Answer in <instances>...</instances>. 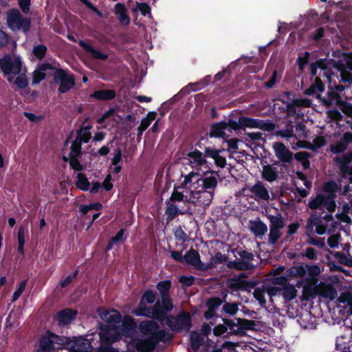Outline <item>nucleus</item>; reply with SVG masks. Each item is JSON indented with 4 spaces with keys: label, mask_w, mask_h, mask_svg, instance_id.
Returning <instances> with one entry per match:
<instances>
[{
    "label": "nucleus",
    "mask_w": 352,
    "mask_h": 352,
    "mask_svg": "<svg viewBox=\"0 0 352 352\" xmlns=\"http://www.w3.org/2000/svg\"><path fill=\"white\" fill-rule=\"evenodd\" d=\"M91 343L86 339L76 340L72 347V352H89Z\"/></svg>",
    "instance_id": "nucleus-38"
},
{
    "label": "nucleus",
    "mask_w": 352,
    "mask_h": 352,
    "mask_svg": "<svg viewBox=\"0 0 352 352\" xmlns=\"http://www.w3.org/2000/svg\"><path fill=\"white\" fill-rule=\"evenodd\" d=\"M328 87L329 91L327 92V98L322 97L320 94H318L316 95V98H318L326 107H330L333 104L340 106L342 102H343L342 97L338 92L333 90L332 85H329Z\"/></svg>",
    "instance_id": "nucleus-16"
},
{
    "label": "nucleus",
    "mask_w": 352,
    "mask_h": 352,
    "mask_svg": "<svg viewBox=\"0 0 352 352\" xmlns=\"http://www.w3.org/2000/svg\"><path fill=\"white\" fill-rule=\"evenodd\" d=\"M309 52H305L302 56H298L296 63L298 67V69L302 72L305 69V66L308 63L309 60Z\"/></svg>",
    "instance_id": "nucleus-63"
},
{
    "label": "nucleus",
    "mask_w": 352,
    "mask_h": 352,
    "mask_svg": "<svg viewBox=\"0 0 352 352\" xmlns=\"http://www.w3.org/2000/svg\"><path fill=\"white\" fill-rule=\"evenodd\" d=\"M187 157H189V164L192 167H201L205 166L210 168L209 163L207 161L206 155V146L204 147V152L200 151L197 148L187 153Z\"/></svg>",
    "instance_id": "nucleus-11"
},
{
    "label": "nucleus",
    "mask_w": 352,
    "mask_h": 352,
    "mask_svg": "<svg viewBox=\"0 0 352 352\" xmlns=\"http://www.w3.org/2000/svg\"><path fill=\"white\" fill-rule=\"evenodd\" d=\"M278 172L276 168L267 164L263 166L262 177L265 181L273 182L278 179Z\"/></svg>",
    "instance_id": "nucleus-34"
},
{
    "label": "nucleus",
    "mask_w": 352,
    "mask_h": 352,
    "mask_svg": "<svg viewBox=\"0 0 352 352\" xmlns=\"http://www.w3.org/2000/svg\"><path fill=\"white\" fill-rule=\"evenodd\" d=\"M184 264L193 266L196 270L201 271H207L212 267L210 263L201 262L198 251L192 248L185 254Z\"/></svg>",
    "instance_id": "nucleus-10"
},
{
    "label": "nucleus",
    "mask_w": 352,
    "mask_h": 352,
    "mask_svg": "<svg viewBox=\"0 0 352 352\" xmlns=\"http://www.w3.org/2000/svg\"><path fill=\"white\" fill-rule=\"evenodd\" d=\"M324 66V59L320 58L315 62H313L310 64L309 71L310 75L311 77H318L317 72L318 69H325Z\"/></svg>",
    "instance_id": "nucleus-52"
},
{
    "label": "nucleus",
    "mask_w": 352,
    "mask_h": 352,
    "mask_svg": "<svg viewBox=\"0 0 352 352\" xmlns=\"http://www.w3.org/2000/svg\"><path fill=\"white\" fill-rule=\"evenodd\" d=\"M217 186V180L214 176L205 177L202 179V186L204 190L213 191Z\"/></svg>",
    "instance_id": "nucleus-47"
},
{
    "label": "nucleus",
    "mask_w": 352,
    "mask_h": 352,
    "mask_svg": "<svg viewBox=\"0 0 352 352\" xmlns=\"http://www.w3.org/2000/svg\"><path fill=\"white\" fill-rule=\"evenodd\" d=\"M225 130V121L213 123L210 126L209 135L210 138H221L225 139L226 138V134L224 132Z\"/></svg>",
    "instance_id": "nucleus-32"
},
{
    "label": "nucleus",
    "mask_w": 352,
    "mask_h": 352,
    "mask_svg": "<svg viewBox=\"0 0 352 352\" xmlns=\"http://www.w3.org/2000/svg\"><path fill=\"white\" fill-rule=\"evenodd\" d=\"M98 329L101 345L109 346L121 339L120 332H118V327L116 324L98 322Z\"/></svg>",
    "instance_id": "nucleus-6"
},
{
    "label": "nucleus",
    "mask_w": 352,
    "mask_h": 352,
    "mask_svg": "<svg viewBox=\"0 0 352 352\" xmlns=\"http://www.w3.org/2000/svg\"><path fill=\"white\" fill-rule=\"evenodd\" d=\"M54 69L55 67L50 63H43L40 64L38 69L33 73L32 83L38 84L43 80L46 76H52Z\"/></svg>",
    "instance_id": "nucleus-15"
},
{
    "label": "nucleus",
    "mask_w": 352,
    "mask_h": 352,
    "mask_svg": "<svg viewBox=\"0 0 352 352\" xmlns=\"http://www.w3.org/2000/svg\"><path fill=\"white\" fill-rule=\"evenodd\" d=\"M22 63L18 56L12 57L10 55H5L1 58V72L4 76H16L21 72Z\"/></svg>",
    "instance_id": "nucleus-8"
},
{
    "label": "nucleus",
    "mask_w": 352,
    "mask_h": 352,
    "mask_svg": "<svg viewBox=\"0 0 352 352\" xmlns=\"http://www.w3.org/2000/svg\"><path fill=\"white\" fill-rule=\"evenodd\" d=\"M223 320L225 325L227 326L228 329L230 331L229 334L238 336V331L236 330L239 325L238 324V322L236 321V322H235L234 320L227 318H223Z\"/></svg>",
    "instance_id": "nucleus-58"
},
{
    "label": "nucleus",
    "mask_w": 352,
    "mask_h": 352,
    "mask_svg": "<svg viewBox=\"0 0 352 352\" xmlns=\"http://www.w3.org/2000/svg\"><path fill=\"white\" fill-rule=\"evenodd\" d=\"M223 303V300L219 297H212L206 301V307L208 309H216Z\"/></svg>",
    "instance_id": "nucleus-59"
},
{
    "label": "nucleus",
    "mask_w": 352,
    "mask_h": 352,
    "mask_svg": "<svg viewBox=\"0 0 352 352\" xmlns=\"http://www.w3.org/2000/svg\"><path fill=\"white\" fill-rule=\"evenodd\" d=\"M281 233L280 232V230L270 228V234L268 235V242L270 244L275 245L278 242Z\"/></svg>",
    "instance_id": "nucleus-60"
},
{
    "label": "nucleus",
    "mask_w": 352,
    "mask_h": 352,
    "mask_svg": "<svg viewBox=\"0 0 352 352\" xmlns=\"http://www.w3.org/2000/svg\"><path fill=\"white\" fill-rule=\"evenodd\" d=\"M69 338L63 336L57 335L50 330L46 331L39 339L38 348L35 352H54L68 343Z\"/></svg>",
    "instance_id": "nucleus-2"
},
{
    "label": "nucleus",
    "mask_w": 352,
    "mask_h": 352,
    "mask_svg": "<svg viewBox=\"0 0 352 352\" xmlns=\"http://www.w3.org/2000/svg\"><path fill=\"white\" fill-rule=\"evenodd\" d=\"M166 324L175 332H180L182 330L188 331L192 327L191 317L189 313L182 311L177 316L169 315Z\"/></svg>",
    "instance_id": "nucleus-7"
},
{
    "label": "nucleus",
    "mask_w": 352,
    "mask_h": 352,
    "mask_svg": "<svg viewBox=\"0 0 352 352\" xmlns=\"http://www.w3.org/2000/svg\"><path fill=\"white\" fill-rule=\"evenodd\" d=\"M198 206H208L210 204L213 199L214 191L201 190L195 191Z\"/></svg>",
    "instance_id": "nucleus-29"
},
{
    "label": "nucleus",
    "mask_w": 352,
    "mask_h": 352,
    "mask_svg": "<svg viewBox=\"0 0 352 352\" xmlns=\"http://www.w3.org/2000/svg\"><path fill=\"white\" fill-rule=\"evenodd\" d=\"M17 240H18V252L24 255V245L25 243V228L23 226H21L18 230L17 234Z\"/></svg>",
    "instance_id": "nucleus-44"
},
{
    "label": "nucleus",
    "mask_w": 352,
    "mask_h": 352,
    "mask_svg": "<svg viewBox=\"0 0 352 352\" xmlns=\"http://www.w3.org/2000/svg\"><path fill=\"white\" fill-rule=\"evenodd\" d=\"M81 157L69 156V166L75 171H81L84 169L79 159Z\"/></svg>",
    "instance_id": "nucleus-62"
},
{
    "label": "nucleus",
    "mask_w": 352,
    "mask_h": 352,
    "mask_svg": "<svg viewBox=\"0 0 352 352\" xmlns=\"http://www.w3.org/2000/svg\"><path fill=\"white\" fill-rule=\"evenodd\" d=\"M276 157L282 163L290 164L294 159V153L283 143L276 142L273 144Z\"/></svg>",
    "instance_id": "nucleus-14"
},
{
    "label": "nucleus",
    "mask_w": 352,
    "mask_h": 352,
    "mask_svg": "<svg viewBox=\"0 0 352 352\" xmlns=\"http://www.w3.org/2000/svg\"><path fill=\"white\" fill-rule=\"evenodd\" d=\"M124 229H120L114 236L111 237L107 244L105 252L111 250L114 245L123 242L126 239V237H124Z\"/></svg>",
    "instance_id": "nucleus-39"
},
{
    "label": "nucleus",
    "mask_w": 352,
    "mask_h": 352,
    "mask_svg": "<svg viewBox=\"0 0 352 352\" xmlns=\"http://www.w3.org/2000/svg\"><path fill=\"white\" fill-rule=\"evenodd\" d=\"M180 189L178 186H174L173 191L170 195V200L172 201H186L187 197H185L182 192L178 191L177 190Z\"/></svg>",
    "instance_id": "nucleus-61"
},
{
    "label": "nucleus",
    "mask_w": 352,
    "mask_h": 352,
    "mask_svg": "<svg viewBox=\"0 0 352 352\" xmlns=\"http://www.w3.org/2000/svg\"><path fill=\"white\" fill-rule=\"evenodd\" d=\"M318 295L332 300L336 298L338 292L331 284L321 283L318 287Z\"/></svg>",
    "instance_id": "nucleus-28"
},
{
    "label": "nucleus",
    "mask_w": 352,
    "mask_h": 352,
    "mask_svg": "<svg viewBox=\"0 0 352 352\" xmlns=\"http://www.w3.org/2000/svg\"><path fill=\"white\" fill-rule=\"evenodd\" d=\"M156 298L157 292L151 289L146 290L141 297L147 304H153L155 302Z\"/></svg>",
    "instance_id": "nucleus-55"
},
{
    "label": "nucleus",
    "mask_w": 352,
    "mask_h": 352,
    "mask_svg": "<svg viewBox=\"0 0 352 352\" xmlns=\"http://www.w3.org/2000/svg\"><path fill=\"white\" fill-rule=\"evenodd\" d=\"M347 148L348 146L340 140L330 146V150L334 154L343 153Z\"/></svg>",
    "instance_id": "nucleus-56"
},
{
    "label": "nucleus",
    "mask_w": 352,
    "mask_h": 352,
    "mask_svg": "<svg viewBox=\"0 0 352 352\" xmlns=\"http://www.w3.org/2000/svg\"><path fill=\"white\" fill-rule=\"evenodd\" d=\"M47 52V47L44 44L35 45L32 49V54L38 60H42L45 56Z\"/></svg>",
    "instance_id": "nucleus-51"
},
{
    "label": "nucleus",
    "mask_w": 352,
    "mask_h": 352,
    "mask_svg": "<svg viewBox=\"0 0 352 352\" xmlns=\"http://www.w3.org/2000/svg\"><path fill=\"white\" fill-rule=\"evenodd\" d=\"M78 44L86 52L89 54L91 56L95 59L104 60L108 58L107 54L96 50L91 44L85 41H80Z\"/></svg>",
    "instance_id": "nucleus-25"
},
{
    "label": "nucleus",
    "mask_w": 352,
    "mask_h": 352,
    "mask_svg": "<svg viewBox=\"0 0 352 352\" xmlns=\"http://www.w3.org/2000/svg\"><path fill=\"white\" fill-rule=\"evenodd\" d=\"M78 311L72 308H65L58 311L54 316V319L58 322L59 327H65L74 320Z\"/></svg>",
    "instance_id": "nucleus-13"
},
{
    "label": "nucleus",
    "mask_w": 352,
    "mask_h": 352,
    "mask_svg": "<svg viewBox=\"0 0 352 352\" xmlns=\"http://www.w3.org/2000/svg\"><path fill=\"white\" fill-rule=\"evenodd\" d=\"M223 310L229 315L234 316L239 310V306L236 302H226L223 306Z\"/></svg>",
    "instance_id": "nucleus-57"
},
{
    "label": "nucleus",
    "mask_w": 352,
    "mask_h": 352,
    "mask_svg": "<svg viewBox=\"0 0 352 352\" xmlns=\"http://www.w3.org/2000/svg\"><path fill=\"white\" fill-rule=\"evenodd\" d=\"M297 290L292 285H287L282 289V296L286 302H290L296 297Z\"/></svg>",
    "instance_id": "nucleus-42"
},
{
    "label": "nucleus",
    "mask_w": 352,
    "mask_h": 352,
    "mask_svg": "<svg viewBox=\"0 0 352 352\" xmlns=\"http://www.w3.org/2000/svg\"><path fill=\"white\" fill-rule=\"evenodd\" d=\"M131 313L135 316H143L153 320V305L144 307L143 308H135Z\"/></svg>",
    "instance_id": "nucleus-41"
},
{
    "label": "nucleus",
    "mask_w": 352,
    "mask_h": 352,
    "mask_svg": "<svg viewBox=\"0 0 352 352\" xmlns=\"http://www.w3.org/2000/svg\"><path fill=\"white\" fill-rule=\"evenodd\" d=\"M250 229L256 236H262L267 232V226L261 220L250 221Z\"/></svg>",
    "instance_id": "nucleus-33"
},
{
    "label": "nucleus",
    "mask_w": 352,
    "mask_h": 352,
    "mask_svg": "<svg viewBox=\"0 0 352 352\" xmlns=\"http://www.w3.org/2000/svg\"><path fill=\"white\" fill-rule=\"evenodd\" d=\"M191 347L194 350L198 349L203 343L202 338L195 332L190 334V336Z\"/></svg>",
    "instance_id": "nucleus-54"
},
{
    "label": "nucleus",
    "mask_w": 352,
    "mask_h": 352,
    "mask_svg": "<svg viewBox=\"0 0 352 352\" xmlns=\"http://www.w3.org/2000/svg\"><path fill=\"white\" fill-rule=\"evenodd\" d=\"M114 14L122 25L125 26L130 23V17L127 14V10L124 3H118L115 5Z\"/></svg>",
    "instance_id": "nucleus-24"
},
{
    "label": "nucleus",
    "mask_w": 352,
    "mask_h": 352,
    "mask_svg": "<svg viewBox=\"0 0 352 352\" xmlns=\"http://www.w3.org/2000/svg\"><path fill=\"white\" fill-rule=\"evenodd\" d=\"M232 252L234 256H239L241 260L228 261L226 264L227 267L239 271L252 270L254 268L255 266L252 263L254 255L252 252L244 250L241 248L232 250Z\"/></svg>",
    "instance_id": "nucleus-3"
},
{
    "label": "nucleus",
    "mask_w": 352,
    "mask_h": 352,
    "mask_svg": "<svg viewBox=\"0 0 352 352\" xmlns=\"http://www.w3.org/2000/svg\"><path fill=\"white\" fill-rule=\"evenodd\" d=\"M89 118L87 117L82 122L80 128L76 131V138L79 142L82 143H88L91 139V129L93 128L91 124L88 123Z\"/></svg>",
    "instance_id": "nucleus-19"
},
{
    "label": "nucleus",
    "mask_w": 352,
    "mask_h": 352,
    "mask_svg": "<svg viewBox=\"0 0 352 352\" xmlns=\"http://www.w3.org/2000/svg\"><path fill=\"white\" fill-rule=\"evenodd\" d=\"M15 78V76H7L8 81L14 84L17 88L23 89H25L28 86V80L25 74H19Z\"/></svg>",
    "instance_id": "nucleus-35"
},
{
    "label": "nucleus",
    "mask_w": 352,
    "mask_h": 352,
    "mask_svg": "<svg viewBox=\"0 0 352 352\" xmlns=\"http://www.w3.org/2000/svg\"><path fill=\"white\" fill-rule=\"evenodd\" d=\"M165 214L167 215L166 220L170 221L174 219L179 214H184L179 208L174 204H171L167 206Z\"/></svg>",
    "instance_id": "nucleus-50"
},
{
    "label": "nucleus",
    "mask_w": 352,
    "mask_h": 352,
    "mask_svg": "<svg viewBox=\"0 0 352 352\" xmlns=\"http://www.w3.org/2000/svg\"><path fill=\"white\" fill-rule=\"evenodd\" d=\"M276 134V135L280 136L283 138H290L294 137V125L292 122L289 121L285 126V129L277 131Z\"/></svg>",
    "instance_id": "nucleus-46"
},
{
    "label": "nucleus",
    "mask_w": 352,
    "mask_h": 352,
    "mask_svg": "<svg viewBox=\"0 0 352 352\" xmlns=\"http://www.w3.org/2000/svg\"><path fill=\"white\" fill-rule=\"evenodd\" d=\"M250 191L254 194L256 199L268 201L270 199V194L267 189L261 182L255 184L250 188Z\"/></svg>",
    "instance_id": "nucleus-27"
},
{
    "label": "nucleus",
    "mask_w": 352,
    "mask_h": 352,
    "mask_svg": "<svg viewBox=\"0 0 352 352\" xmlns=\"http://www.w3.org/2000/svg\"><path fill=\"white\" fill-rule=\"evenodd\" d=\"M253 295L256 300L258 301L261 307L265 306L266 300L265 298V292L263 289L260 288L255 289Z\"/></svg>",
    "instance_id": "nucleus-64"
},
{
    "label": "nucleus",
    "mask_w": 352,
    "mask_h": 352,
    "mask_svg": "<svg viewBox=\"0 0 352 352\" xmlns=\"http://www.w3.org/2000/svg\"><path fill=\"white\" fill-rule=\"evenodd\" d=\"M236 320L238 322V324H239L236 329L238 331V336H244L245 330L255 329L256 322L254 320L240 318H236Z\"/></svg>",
    "instance_id": "nucleus-31"
},
{
    "label": "nucleus",
    "mask_w": 352,
    "mask_h": 352,
    "mask_svg": "<svg viewBox=\"0 0 352 352\" xmlns=\"http://www.w3.org/2000/svg\"><path fill=\"white\" fill-rule=\"evenodd\" d=\"M174 309L171 298H161L153 305V320H146L138 325L140 332L146 338L136 343L138 351L152 352L160 343L167 344L172 341L173 335L166 329H161L158 323L168 319L170 312Z\"/></svg>",
    "instance_id": "nucleus-1"
},
{
    "label": "nucleus",
    "mask_w": 352,
    "mask_h": 352,
    "mask_svg": "<svg viewBox=\"0 0 352 352\" xmlns=\"http://www.w3.org/2000/svg\"><path fill=\"white\" fill-rule=\"evenodd\" d=\"M82 143L79 142L78 140L75 139L71 144L69 156H75V157H82Z\"/></svg>",
    "instance_id": "nucleus-49"
},
{
    "label": "nucleus",
    "mask_w": 352,
    "mask_h": 352,
    "mask_svg": "<svg viewBox=\"0 0 352 352\" xmlns=\"http://www.w3.org/2000/svg\"><path fill=\"white\" fill-rule=\"evenodd\" d=\"M224 149H217L211 146H206V155L207 158L213 159L214 164L217 167L224 168L226 165V159L221 156V154Z\"/></svg>",
    "instance_id": "nucleus-20"
},
{
    "label": "nucleus",
    "mask_w": 352,
    "mask_h": 352,
    "mask_svg": "<svg viewBox=\"0 0 352 352\" xmlns=\"http://www.w3.org/2000/svg\"><path fill=\"white\" fill-rule=\"evenodd\" d=\"M239 124L241 125V129H244L245 128L260 129L271 132L275 129V124L272 121L268 120L265 122L263 120L246 116L239 117Z\"/></svg>",
    "instance_id": "nucleus-9"
},
{
    "label": "nucleus",
    "mask_w": 352,
    "mask_h": 352,
    "mask_svg": "<svg viewBox=\"0 0 352 352\" xmlns=\"http://www.w3.org/2000/svg\"><path fill=\"white\" fill-rule=\"evenodd\" d=\"M7 24L12 30H22L28 32L31 27L30 19L23 17L19 10L10 9L7 13Z\"/></svg>",
    "instance_id": "nucleus-5"
},
{
    "label": "nucleus",
    "mask_w": 352,
    "mask_h": 352,
    "mask_svg": "<svg viewBox=\"0 0 352 352\" xmlns=\"http://www.w3.org/2000/svg\"><path fill=\"white\" fill-rule=\"evenodd\" d=\"M268 219L270 222V228L280 230L283 228L284 223L280 216L270 215Z\"/></svg>",
    "instance_id": "nucleus-53"
},
{
    "label": "nucleus",
    "mask_w": 352,
    "mask_h": 352,
    "mask_svg": "<svg viewBox=\"0 0 352 352\" xmlns=\"http://www.w3.org/2000/svg\"><path fill=\"white\" fill-rule=\"evenodd\" d=\"M314 226H316V232L319 235L324 234L327 229V226L322 220L320 216L316 214H311L307 220L306 228L313 230Z\"/></svg>",
    "instance_id": "nucleus-21"
},
{
    "label": "nucleus",
    "mask_w": 352,
    "mask_h": 352,
    "mask_svg": "<svg viewBox=\"0 0 352 352\" xmlns=\"http://www.w3.org/2000/svg\"><path fill=\"white\" fill-rule=\"evenodd\" d=\"M335 195H323L322 205L329 212H333L336 210V204L334 200Z\"/></svg>",
    "instance_id": "nucleus-45"
},
{
    "label": "nucleus",
    "mask_w": 352,
    "mask_h": 352,
    "mask_svg": "<svg viewBox=\"0 0 352 352\" xmlns=\"http://www.w3.org/2000/svg\"><path fill=\"white\" fill-rule=\"evenodd\" d=\"M75 185L77 188L83 191L89 190L90 187V183L87 177L84 173H82L77 174Z\"/></svg>",
    "instance_id": "nucleus-40"
},
{
    "label": "nucleus",
    "mask_w": 352,
    "mask_h": 352,
    "mask_svg": "<svg viewBox=\"0 0 352 352\" xmlns=\"http://www.w3.org/2000/svg\"><path fill=\"white\" fill-rule=\"evenodd\" d=\"M254 285L255 284L252 281L235 277L231 279L228 287L232 291L238 292L239 290H247L248 288H253Z\"/></svg>",
    "instance_id": "nucleus-23"
},
{
    "label": "nucleus",
    "mask_w": 352,
    "mask_h": 352,
    "mask_svg": "<svg viewBox=\"0 0 352 352\" xmlns=\"http://www.w3.org/2000/svg\"><path fill=\"white\" fill-rule=\"evenodd\" d=\"M121 322V324L116 325V327H118V332H120L121 337L122 336H130L137 327L135 320L129 315H125L123 318H122Z\"/></svg>",
    "instance_id": "nucleus-18"
},
{
    "label": "nucleus",
    "mask_w": 352,
    "mask_h": 352,
    "mask_svg": "<svg viewBox=\"0 0 352 352\" xmlns=\"http://www.w3.org/2000/svg\"><path fill=\"white\" fill-rule=\"evenodd\" d=\"M334 161L343 175H352V166H349V164L352 162L351 151H349L340 157H336L334 159Z\"/></svg>",
    "instance_id": "nucleus-17"
},
{
    "label": "nucleus",
    "mask_w": 352,
    "mask_h": 352,
    "mask_svg": "<svg viewBox=\"0 0 352 352\" xmlns=\"http://www.w3.org/2000/svg\"><path fill=\"white\" fill-rule=\"evenodd\" d=\"M306 267L308 278H305V281L307 283H311L313 285H316L318 281V276L321 273L320 266L318 265L306 264Z\"/></svg>",
    "instance_id": "nucleus-30"
},
{
    "label": "nucleus",
    "mask_w": 352,
    "mask_h": 352,
    "mask_svg": "<svg viewBox=\"0 0 352 352\" xmlns=\"http://www.w3.org/2000/svg\"><path fill=\"white\" fill-rule=\"evenodd\" d=\"M324 66H325V69H320V73H319V76H320V78L321 77H324V78H326L328 82H329V85H332L331 82H332V77L335 75L333 72L332 71L331 68V65H330V62H328V60L326 59V58H324Z\"/></svg>",
    "instance_id": "nucleus-43"
},
{
    "label": "nucleus",
    "mask_w": 352,
    "mask_h": 352,
    "mask_svg": "<svg viewBox=\"0 0 352 352\" xmlns=\"http://www.w3.org/2000/svg\"><path fill=\"white\" fill-rule=\"evenodd\" d=\"M52 76L54 82L59 85L58 91L60 94L68 92L75 86L76 78L74 74L66 69L55 68Z\"/></svg>",
    "instance_id": "nucleus-4"
},
{
    "label": "nucleus",
    "mask_w": 352,
    "mask_h": 352,
    "mask_svg": "<svg viewBox=\"0 0 352 352\" xmlns=\"http://www.w3.org/2000/svg\"><path fill=\"white\" fill-rule=\"evenodd\" d=\"M97 313L100 319L107 323V324H116L121 322L122 315L115 309H107L100 307L97 309Z\"/></svg>",
    "instance_id": "nucleus-12"
},
{
    "label": "nucleus",
    "mask_w": 352,
    "mask_h": 352,
    "mask_svg": "<svg viewBox=\"0 0 352 352\" xmlns=\"http://www.w3.org/2000/svg\"><path fill=\"white\" fill-rule=\"evenodd\" d=\"M116 97L114 89H98L90 94V98L98 101L112 100Z\"/></svg>",
    "instance_id": "nucleus-22"
},
{
    "label": "nucleus",
    "mask_w": 352,
    "mask_h": 352,
    "mask_svg": "<svg viewBox=\"0 0 352 352\" xmlns=\"http://www.w3.org/2000/svg\"><path fill=\"white\" fill-rule=\"evenodd\" d=\"M156 287L160 292L161 298H171L170 297V289L171 287V281L169 280H165L160 281Z\"/></svg>",
    "instance_id": "nucleus-37"
},
{
    "label": "nucleus",
    "mask_w": 352,
    "mask_h": 352,
    "mask_svg": "<svg viewBox=\"0 0 352 352\" xmlns=\"http://www.w3.org/2000/svg\"><path fill=\"white\" fill-rule=\"evenodd\" d=\"M324 89V85L320 77H316L314 82L304 91L307 96H314V94L322 92Z\"/></svg>",
    "instance_id": "nucleus-36"
},
{
    "label": "nucleus",
    "mask_w": 352,
    "mask_h": 352,
    "mask_svg": "<svg viewBox=\"0 0 352 352\" xmlns=\"http://www.w3.org/2000/svg\"><path fill=\"white\" fill-rule=\"evenodd\" d=\"M302 300L309 301L318 295V287L311 283L305 282L302 287Z\"/></svg>",
    "instance_id": "nucleus-26"
},
{
    "label": "nucleus",
    "mask_w": 352,
    "mask_h": 352,
    "mask_svg": "<svg viewBox=\"0 0 352 352\" xmlns=\"http://www.w3.org/2000/svg\"><path fill=\"white\" fill-rule=\"evenodd\" d=\"M340 303H346L350 308V312L352 314V292L349 290L342 292L338 298Z\"/></svg>",
    "instance_id": "nucleus-48"
}]
</instances>
